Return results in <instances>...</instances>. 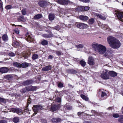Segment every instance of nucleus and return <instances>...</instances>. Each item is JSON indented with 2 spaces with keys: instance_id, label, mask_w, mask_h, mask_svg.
Segmentation results:
<instances>
[{
  "instance_id": "obj_53",
  "label": "nucleus",
  "mask_w": 123,
  "mask_h": 123,
  "mask_svg": "<svg viewBox=\"0 0 123 123\" xmlns=\"http://www.w3.org/2000/svg\"><path fill=\"white\" fill-rule=\"evenodd\" d=\"M58 86L60 88H62L63 87V84L61 83H59L58 85Z\"/></svg>"
},
{
  "instance_id": "obj_27",
  "label": "nucleus",
  "mask_w": 123,
  "mask_h": 123,
  "mask_svg": "<svg viewBox=\"0 0 123 123\" xmlns=\"http://www.w3.org/2000/svg\"><path fill=\"white\" fill-rule=\"evenodd\" d=\"M94 19L93 18H91L89 20L88 23L89 25H92L94 23Z\"/></svg>"
},
{
  "instance_id": "obj_25",
  "label": "nucleus",
  "mask_w": 123,
  "mask_h": 123,
  "mask_svg": "<svg viewBox=\"0 0 123 123\" xmlns=\"http://www.w3.org/2000/svg\"><path fill=\"white\" fill-rule=\"evenodd\" d=\"M3 40L5 42L7 41L8 40V37L6 35H3L2 37Z\"/></svg>"
},
{
  "instance_id": "obj_52",
  "label": "nucleus",
  "mask_w": 123,
  "mask_h": 123,
  "mask_svg": "<svg viewBox=\"0 0 123 123\" xmlns=\"http://www.w3.org/2000/svg\"><path fill=\"white\" fill-rule=\"evenodd\" d=\"M22 12L23 15H25L26 14V12L25 10L24 9H23L22 10Z\"/></svg>"
},
{
  "instance_id": "obj_62",
  "label": "nucleus",
  "mask_w": 123,
  "mask_h": 123,
  "mask_svg": "<svg viewBox=\"0 0 123 123\" xmlns=\"http://www.w3.org/2000/svg\"><path fill=\"white\" fill-rule=\"evenodd\" d=\"M113 109V108L111 107H109L108 108V110H112Z\"/></svg>"
},
{
  "instance_id": "obj_16",
  "label": "nucleus",
  "mask_w": 123,
  "mask_h": 123,
  "mask_svg": "<svg viewBox=\"0 0 123 123\" xmlns=\"http://www.w3.org/2000/svg\"><path fill=\"white\" fill-rule=\"evenodd\" d=\"M108 73L109 75L111 77H114L117 76V73L113 71H109Z\"/></svg>"
},
{
  "instance_id": "obj_11",
  "label": "nucleus",
  "mask_w": 123,
  "mask_h": 123,
  "mask_svg": "<svg viewBox=\"0 0 123 123\" xmlns=\"http://www.w3.org/2000/svg\"><path fill=\"white\" fill-rule=\"evenodd\" d=\"M37 88V87L36 86H31L26 87V90L28 91H35L36 89Z\"/></svg>"
},
{
  "instance_id": "obj_56",
  "label": "nucleus",
  "mask_w": 123,
  "mask_h": 123,
  "mask_svg": "<svg viewBox=\"0 0 123 123\" xmlns=\"http://www.w3.org/2000/svg\"><path fill=\"white\" fill-rule=\"evenodd\" d=\"M56 54L57 55H60L61 54V52L59 51H56Z\"/></svg>"
},
{
  "instance_id": "obj_58",
  "label": "nucleus",
  "mask_w": 123,
  "mask_h": 123,
  "mask_svg": "<svg viewBox=\"0 0 123 123\" xmlns=\"http://www.w3.org/2000/svg\"><path fill=\"white\" fill-rule=\"evenodd\" d=\"M105 29H106V30L108 31L111 30L110 28L107 25V26H106V27H105Z\"/></svg>"
},
{
  "instance_id": "obj_60",
  "label": "nucleus",
  "mask_w": 123,
  "mask_h": 123,
  "mask_svg": "<svg viewBox=\"0 0 123 123\" xmlns=\"http://www.w3.org/2000/svg\"><path fill=\"white\" fill-rule=\"evenodd\" d=\"M84 113V112H79L78 113V116H80V115H81V113Z\"/></svg>"
},
{
  "instance_id": "obj_61",
  "label": "nucleus",
  "mask_w": 123,
  "mask_h": 123,
  "mask_svg": "<svg viewBox=\"0 0 123 123\" xmlns=\"http://www.w3.org/2000/svg\"><path fill=\"white\" fill-rule=\"evenodd\" d=\"M53 58L52 56L51 55H49L48 57V59H52Z\"/></svg>"
},
{
  "instance_id": "obj_40",
  "label": "nucleus",
  "mask_w": 123,
  "mask_h": 123,
  "mask_svg": "<svg viewBox=\"0 0 123 123\" xmlns=\"http://www.w3.org/2000/svg\"><path fill=\"white\" fill-rule=\"evenodd\" d=\"M91 112L92 113V114H97V115L99 116H100V114H101L102 113H100L99 114H98L95 111L93 110H91Z\"/></svg>"
},
{
  "instance_id": "obj_12",
  "label": "nucleus",
  "mask_w": 123,
  "mask_h": 123,
  "mask_svg": "<svg viewBox=\"0 0 123 123\" xmlns=\"http://www.w3.org/2000/svg\"><path fill=\"white\" fill-rule=\"evenodd\" d=\"M88 63L91 65H94L95 63L93 57H89L88 58Z\"/></svg>"
},
{
  "instance_id": "obj_18",
  "label": "nucleus",
  "mask_w": 123,
  "mask_h": 123,
  "mask_svg": "<svg viewBox=\"0 0 123 123\" xmlns=\"http://www.w3.org/2000/svg\"><path fill=\"white\" fill-rule=\"evenodd\" d=\"M38 4L41 7H43L47 4V3L46 2L43 1H40L38 3Z\"/></svg>"
},
{
  "instance_id": "obj_28",
  "label": "nucleus",
  "mask_w": 123,
  "mask_h": 123,
  "mask_svg": "<svg viewBox=\"0 0 123 123\" xmlns=\"http://www.w3.org/2000/svg\"><path fill=\"white\" fill-rule=\"evenodd\" d=\"M29 66L28 63L25 62L22 63L21 65V67L22 68H26L28 67Z\"/></svg>"
},
{
  "instance_id": "obj_49",
  "label": "nucleus",
  "mask_w": 123,
  "mask_h": 123,
  "mask_svg": "<svg viewBox=\"0 0 123 123\" xmlns=\"http://www.w3.org/2000/svg\"><path fill=\"white\" fill-rule=\"evenodd\" d=\"M89 9V7L88 6H84V11H87Z\"/></svg>"
},
{
  "instance_id": "obj_19",
  "label": "nucleus",
  "mask_w": 123,
  "mask_h": 123,
  "mask_svg": "<svg viewBox=\"0 0 123 123\" xmlns=\"http://www.w3.org/2000/svg\"><path fill=\"white\" fill-rule=\"evenodd\" d=\"M51 66H48L43 67L42 69L43 71H47L51 70Z\"/></svg>"
},
{
  "instance_id": "obj_55",
  "label": "nucleus",
  "mask_w": 123,
  "mask_h": 123,
  "mask_svg": "<svg viewBox=\"0 0 123 123\" xmlns=\"http://www.w3.org/2000/svg\"><path fill=\"white\" fill-rule=\"evenodd\" d=\"M3 4L2 2L1 1V0H0V8L2 10H3Z\"/></svg>"
},
{
  "instance_id": "obj_64",
  "label": "nucleus",
  "mask_w": 123,
  "mask_h": 123,
  "mask_svg": "<svg viewBox=\"0 0 123 123\" xmlns=\"http://www.w3.org/2000/svg\"><path fill=\"white\" fill-rule=\"evenodd\" d=\"M121 111L122 113L123 114V107H122V108Z\"/></svg>"
},
{
  "instance_id": "obj_7",
  "label": "nucleus",
  "mask_w": 123,
  "mask_h": 123,
  "mask_svg": "<svg viewBox=\"0 0 123 123\" xmlns=\"http://www.w3.org/2000/svg\"><path fill=\"white\" fill-rule=\"evenodd\" d=\"M116 14L118 19L123 22V13L120 12H117Z\"/></svg>"
},
{
  "instance_id": "obj_59",
  "label": "nucleus",
  "mask_w": 123,
  "mask_h": 123,
  "mask_svg": "<svg viewBox=\"0 0 123 123\" xmlns=\"http://www.w3.org/2000/svg\"><path fill=\"white\" fill-rule=\"evenodd\" d=\"M14 43L17 46L19 45V43L17 41L15 42Z\"/></svg>"
},
{
  "instance_id": "obj_23",
  "label": "nucleus",
  "mask_w": 123,
  "mask_h": 123,
  "mask_svg": "<svg viewBox=\"0 0 123 123\" xmlns=\"http://www.w3.org/2000/svg\"><path fill=\"white\" fill-rule=\"evenodd\" d=\"M68 72L69 73L75 74L77 72L75 70L73 69H69L67 70Z\"/></svg>"
},
{
  "instance_id": "obj_15",
  "label": "nucleus",
  "mask_w": 123,
  "mask_h": 123,
  "mask_svg": "<svg viewBox=\"0 0 123 123\" xmlns=\"http://www.w3.org/2000/svg\"><path fill=\"white\" fill-rule=\"evenodd\" d=\"M79 18L80 20L84 21H86L89 19L88 17L82 15L80 16Z\"/></svg>"
},
{
  "instance_id": "obj_29",
  "label": "nucleus",
  "mask_w": 123,
  "mask_h": 123,
  "mask_svg": "<svg viewBox=\"0 0 123 123\" xmlns=\"http://www.w3.org/2000/svg\"><path fill=\"white\" fill-rule=\"evenodd\" d=\"M80 96L81 98L86 101H87L88 100V98L85 95L81 94Z\"/></svg>"
},
{
  "instance_id": "obj_47",
  "label": "nucleus",
  "mask_w": 123,
  "mask_h": 123,
  "mask_svg": "<svg viewBox=\"0 0 123 123\" xmlns=\"http://www.w3.org/2000/svg\"><path fill=\"white\" fill-rule=\"evenodd\" d=\"M55 100L58 102H60L61 101V99L60 98H57L55 99Z\"/></svg>"
},
{
  "instance_id": "obj_34",
  "label": "nucleus",
  "mask_w": 123,
  "mask_h": 123,
  "mask_svg": "<svg viewBox=\"0 0 123 123\" xmlns=\"http://www.w3.org/2000/svg\"><path fill=\"white\" fill-rule=\"evenodd\" d=\"M80 63L82 67H84L86 66V62L82 60L80 61Z\"/></svg>"
},
{
  "instance_id": "obj_8",
  "label": "nucleus",
  "mask_w": 123,
  "mask_h": 123,
  "mask_svg": "<svg viewBox=\"0 0 123 123\" xmlns=\"http://www.w3.org/2000/svg\"><path fill=\"white\" fill-rule=\"evenodd\" d=\"M87 25L83 23H80L77 25V27L80 29H84L87 27Z\"/></svg>"
},
{
  "instance_id": "obj_57",
  "label": "nucleus",
  "mask_w": 123,
  "mask_h": 123,
  "mask_svg": "<svg viewBox=\"0 0 123 123\" xmlns=\"http://www.w3.org/2000/svg\"><path fill=\"white\" fill-rule=\"evenodd\" d=\"M14 31L17 34H19V30H14Z\"/></svg>"
},
{
  "instance_id": "obj_42",
  "label": "nucleus",
  "mask_w": 123,
  "mask_h": 123,
  "mask_svg": "<svg viewBox=\"0 0 123 123\" xmlns=\"http://www.w3.org/2000/svg\"><path fill=\"white\" fill-rule=\"evenodd\" d=\"M12 6L11 5H8L6 6L5 8L7 9H9L12 8Z\"/></svg>"
},
{
  "instance_id": "obj_6",
  "label": "nucleus",
  "mask_w": 123,
  "mask_h": 123,
  "mask_svg": "<svg viewBox=\"0 0 123 123\" xmlns=\"http://www.w3.org/2000/svg\"><path fill=\"white\" fill-rule=\"evenodd\" d=\"M42 107L40 105H34L33 107V110L34 112L32 115L34 116L37 114V112L39 110L42 109Z\"/></svg>"
},
{
  "instance_id": "obj_44",
  "label": "nucleus",
  "mask_w": 123,
  "mask_h": 123,
  "mask_svg": "<svg viewBox=\"0 0 123 123\" xmlns=\"http://www.w3.org/2000/svg\"><path fill=\"white\" fill-rule=\"evenodd\" d=\"M11 75H8L5 76H4V78L6 79H9V78H11Z\"/></svg>"
},
{
  "instance_id": "obj_43",
  "label": "nucleus",
  "mask_w": 123,
  "mask_h": 123,
  "mask_svg": "<svg viewBox=\"0 0 123 123\" xmlns=\"http://www.w3.org/2000/svg\"><path fill=\"white\" fill-rule=\"evenodd\" d=\"M76 46L78 48H81L83 47V45L82 44H80Z\"/></svg>"
},
{
  "instance_id": "obj_50",
  "label": "nucleus",
  "mask_w": 123,
  "mask_h": 123,
  "mask_svg": "<svg viewBox=\"0 0 123 123\" xmlns=\"http://www.w3.org/2000/svg\"><path fill=\"white\" fill-rule=\"evenodd\" d=\"M20 92L22 93H25L26 92V89L25 88H23L20 90Z\"/></svg>"
},
{
  "instance_id": "obj_36",
  "label": "nucleus",
  "mask_w": 123,
  "mask_h": 123,
  "mask_svg": "<svg viewBox=\"0 0 123 123\" xmlns=\"http://www.w3.org/2000/svg\"><path fill=\"white\" fill-rule=\"evenodd\" d=\"M42 45H47L48 44V42L46 40H44L42 41L41 42Z\"/></svg>"
},
{
  "instance_id": "obj_3",
  "label": "nucleus",
  "mask_w": 123,
  "mask_h": 123,
  "mask_svg": "<svg viewBox=\"0 0 123 123\" xmlns=\"http://www.w3.org/2000/svg\"><path fill=\"white\" fill-rule=\"evenodd\" d=\"M113 51L111 49H109L106 50L104 54V56L106 58H109L112 57L113 55Z\"/></svg>"
},
{
  "instance_id": "obj_2",
  "label": "nucleus",
  "mask_w": 123,
  "mask_h": 123,
  "mask_svg": "<svg viewBox=\"0 0 123 123\" xmlns=\"http://www.w3.org/2000/svg\"><path fill=\"white\" fill-rule=\"evenodd\" d=\"M92 46L93 50L100 54H104L106 50V48L105 46L95 42L92 43Z\"/></svg>"
},
{
  "instance_id": "obj_45",
  "label": "nucleus",
  "mask_w": 123,
  "mask_h": 123,
  "mask_svg": "<svg viewBox=\"0 0 123 123\" xmlns=\"http://www.w3.org/2000/svg\"><path fill=\"white\" fill-rule=\"evenodd\" d=\"M107 26V25L105 24H102L101 25V28L103 29H105V27Z\"/></svg>"
},
{
  "instance_id": "obj_37",
  "label": "nucleus",
  "mask_w": 123,
  "mask_h": 123,
  "mask_svg": "<svg viewBox=\"0 0 123 123\" xmlns=\"http://www.w3.org/2000/svg\"><path fill=\"white\" fill-rule=\"evenodd\" d=\"M118 121L121 123H123V115H121L119 117Z\"/></svg>"
},
{
  "instance_id": "obj_54",
  "label": "nucleus",
  "mask_w": 123,
  "mask_h": 123,
  "mask_svg": "<svg viewBox=\"0 0 123 123\" xmlns=\"http://www.w3.org/2000/svg\"><path fill=\"white\" fill-rule=\"evenodd\" d=\"M65 107H66L67 109L68 110H70L72 109V107L69 105H66Z\"/></svg>"
},
{
  "instance_id": "obj_21",
  "label": "nucleus",
  "mask_w": 123,
  "mask_h": 123,
  "mask_svg": "<svg viewBox=\"0 0 123 123\" xmlns=\"http://www.w3.org/2000/svg\"><path fill=\"white\" fill-rule=\"evenodd\" d=\"M61 121V119L59 118H54L51 119L52 122L54 123H58L60 122Z\"/></svg>"
},
{
  "instance_id": "obj_26",
  "label": "nucleus",
  "mask_w": 123,
  "mask_h": 123,
  "mask_svg": "<svg viewBox=\"0 0 123 123\" xmlns=\"http://www.w3.org/2000/svg\"><path fill=\"white\" fill-rule=\"evenodd\" d=\"M45 38H50L52 36V34H44L42 35Z\"/></svg>"
},
{
  "instance_id": "obj_22",
  "label": "nucleus",
  "mask_w": 123,
  "mask_h": 123,
  "mask_svg": "<svg viewBox=\"0 0 123 123\" xmlns=\"http://www.w3.org/2000/svg\"><path fill=\"white\" fill-rule=\"evenodd\" d=\"M26 20V18H25L23 16H20L18 18V20L19 22L21 21L25 22Z\"/></svg>"
},
{
  "instance_id": "obj_5",
  "label": "nucleus",
  "mask_w": 123,
  "mask_h": 123,
  "mask_svg": "<svg viewBox=\"0 0 123 123\" xmlns=\"http://www.w3.org/2000/svg\"><path fill=\"white\" fill-rule=\"evenodd\" d=\"M108 72V71L107 70H104L103 73L101 74V77L105 79H108L109 78V76L108 74L109 73Z\"/></svg>"
},
{
  "instance_id": "obj_20",
  "label": "nucleus",
  "mask_w": 123,
  "mask_h": 123,
  "mask_svg": "<svg viewBox=\"0 0 123 123\" xmlns=\"http://www.w3.org/2000/svg\"><path fill=\"white\" fill-rule=\"evenodd\" d=\"M96 15L98 18H99L103 20H104L106 19V17L105 16L101 15L100 14H99L98 13H96Z\"/></svg>"
},
{
  "instance_id": "obj_1",
  "label": "nucleus",
  "mask_w": 123,
  "mask_h": 123,
  "mask_svg": "<svg viewBox=\"0 0 123 123\" xmlns=\"http://www.w3.org/2000/svg\"><path fill=\"white\" fill-rule=\"evenodd\" d=\"M108 43L112 48L116 49L119 48L121 46L120 41L115 37L112 36H109L107 38Z\"/></svg>"
},
{
  "instance_id": "obj_41",
  "label": "nucleus",
  "mask_w": 123,
  "mask_h": 123,
  "mask_svg": "<svg viewBox=\"0 0 123 123\" xmlns=\"http://www.w3.org/2000/svg\"><path fill=\"white\" fill-rule=\"evenodd\" d=\"M119 116V115L117 113H114L113 115V116L115 118L118 117Z\"/></svg>"
},
{
  "instance_id": "obj_17",
  "label": "nucleus",
  "mask_w": 123,
  "mask_h": 123,
  "mask_svg": "<svg viewBox=\"0 0 123 123\" xmlns=\"http://www.w3.org/2000/svg\"><path fill=\"white\" fill-rule=\"evenodd\" d=\"M58 108V106L57 105H52L50 109V110L52 111H54L57 110Z\"/></svg>"
},
{
  "instance_id": "obj_13",
  "label": "nucleus",
  "mask_w": 123,
  "mask_h": 123,
  "mask_svg": "<svg viewBox=\"0 0 123 123\" xmlns=\"http://www.w3.org/2000/svg\"><path fill=\"white\" fill-rule=\"evenodd\" d=\"M33 82V81L32 80H29L24 82L23 83V85L26 86L32 84Z\"/></svg>"
},
{
  "instance_id": "obj_33",
  "label": "nucleus",
  "mask_w": 123,
  "mask_h": 123,
  "mask_svg": "<svg viewBox=\"0 0 123 123\" xmlns=\"http://www.w3.org/2000/svg\"><path fill=\"white\" fill-rule=\"evenodd\" d=\"M19 118L18 117H15L13 119V121L15 123H17L19 121Z\"/></svg>"
},
{
  "instance_id": "obj_48",
  "label": "nucleus",
  "mask_w": 123,
  "mask_h": 123,
  "mask_svg": "<svg viewBox=\"0 0 123 123\" xmlns=\"http://www.w3.org/2000/svg\"><path fill=\"white\" fill-rule=\"evenodd\" d=\"M7 121L6 120H0V123H7Z\"/></svg>"
},
{
  "instance_id": "obj_32",
  "label": "nucleus",
  "mask_w": 123,
  "mask_h": 123,
  "mask_svg": "<svg viewBox=\"0 0 123 123\" xmlns=\"http://www.w3.org/2000/svg\"><path fill=\"white\" fill-rule=\"evenodd\" d=\"M42 16L41 14H39L36 15L34 17V18L35 19H38L41 18Z\"/></svg>"
},
{
  "instance_id": "obj_9",
  "label": "nucleus",
  "mask_w": 123,
  "mask_h": 123,
  "mask_svg": "<svg viewBox=\"0 0 123 123\" xmlns=\"http://www.w3.org/2000/svg\"><path fill=\"white\" fill-rule=\"evenodd\" d=\"M31 34L30 33H27L25 35V38L26 39L28 40V41H32L33 40V38L31 36Z\"/></svg>"
},
{
  "instance_id": "obj_4",
  "label": "nucleus",
  "mask_w": 123,
  "mask_h": 123,
  "mask_svg": "<svg viewBox=\"0 0 123 123\" xmlns=\"http://www.w3.org/2000/svg\"><path fill=\"white\" fill-rule=\"evenodd\" d=\"M56 2L58 3L63 5H67L68 4H73V3L68 0H57Z\"/></svg>"
},
{
  "instance_id": "obj_10",
  "label": "nucleus",
  "mask_w": 123,
  "mask_h": 123,
  "mask_svg": "<svg viewBox=\"0 0 123 123\" xmlns=\"http://www.w3.org/2000/svg\"><path fill=\"white\" fill-rule=\"evenodd\" d=\"M11 111L13 112L16 113L17 114L22 112V110L18 108H12L11 109Z\"/></svg>"
},
{
  "instance_id": "obj_14",
  "label": "nucleus",
  "mask_w": 123,
  "mask_h": 123,
  "mask_svg": "<svg viewBox=\"0 0 123 123\" xmlns=\"http://www.w3.org/2000/svg\"><path fill=\"white\" fill-rule=\"evenodd\" d=\"M9 69L6 67H4L0 68V72L2 73H7Z\"/></svg>"
},
{
  "instance_id": "obj_30",
  "label": "nucleus",
  "mask_w": 123,
  "mask_h": 123,
  "mask_svg": "<svg viewBox=\"0 0 123 123\" xmlns=\"http://www.w3.org/2000/svg\"><path fill=\"white\" fill-rule=\"evenodd\" d=\"M49 19L50 20H52L54 19L55 18L54 15L53 14H49Z\"/></svg>"
},
{
  "instance_id": "obj_38",
  "label": "nucleus",
  "mask_w": 123,
  "mask_h": 123,
  "mask_svg": "<svg viewBox=\"0 0 123 123\" xmlns=\"http://www.w3.org/2000/svg\"><path fill=\"white\" fill-rule=\"evenodd\" d=\"M101 97L102 98L105 97V98H106V93L104 92H101Z\"/></svg>"
},
{
  "instance_id": "obj_24",
  "label": "nucleus",
  "mask_w": 123,
  "mask_h": 123,
  "mask_svg": "<svg viewBox=\"0 0 123 123\" xmlns=\"http://www.w3.org/2000/svg\"><path fill=\"white\" fill-rule=\"evenodd\" d=\"M84 6H80L78 7L76 9V11H84Z\"/></svg>"
},
{
  "instance_id": "obj_51",
  "label": "nucleus",
  "mask_w": 123,
  "mask_h": 123,
  "mask_svg": "<svg viewBox=\"0 0 123 123\" xmlns=\"http://www.w3.org/2000/svg\"><path fill=\"white\" fill-rule=\"evenodd\" d=\"M53 28L54 29H55L56 30H58L60 29L59 27V26H57L53 27Z\"/></svg>"
},
{
  "instance_id": "obj_31",
  "label": "nucleus",
  "mask_w": 123,
  "mask_h": 123,
  "mask_svg": "<svg viewBox=\"0 0 123 123\" xmlns=\"http://www.w3.org/2000/svg\"><path fill=\"white\" fill-rule=\"evenodd\" d=\"M13 65L15 67L19 68L21 67V65L19 63L15 62L13 63Z\"/></svg>"
},
{
  "instance_id": "obj_63",
  "label": "nucleus",
  "mask_w": 123,
  "mask_h": 123,
  "mask_svg": "<svg viewBox=\"0 0 123 123\" xmlns=\"http://www.w3.org/2000/svg\"><path fill=\"white\" fill-rule=\"evenodd\" d=\"M84 123H91V122L86 121L84 122Z\"/></svg>"
},
{
  "instance_id": "obj_39",
  "label": "nucleus",
  "mask_w": 123,
  "mask_h": 123,
  "mask_svg": "<svg viewBox=\"0 0 123 123\" xmlns=\"http://www.w3.org/2000/svg\"><path fill=\"white\" fill-rule=\"evenodd\" d=\"M8 55L11 57H13L15 56L16 55V54L13 52H11L8 54Z\"/></svg>"
},
{
  "instance_id": "obj_46",
  "label": "nucleus",
  "mask_w": 123,
  "mask_h": 123,
  "mask_svg": "<svg viewBox=\"0 0 123 123\" xmlns=\"http://www.w3.org/2000/svg\"><path fill=\"white\" fill-rule=\"evenodd\" d=\"M80 1L84 2L87 3L89 2H90V0H79Z\"/></svg>"
},
{
  "instance_id": "obj_35",
  "label": "nucleus",
  "mask_w": 123,
  "mask_h": 123,
  "mask_svg": "<svg viewBox=\"0 0 123 123\" xmlns=\"http://www.w3.org/2000/svg\"><path fill=\"white\" fill-rule=\"evenodd\" d=\"M38 56L37 54H33L32 56V58L33 60H35L37 59L38 57Z\"/></svg>"
}]
</instances>
